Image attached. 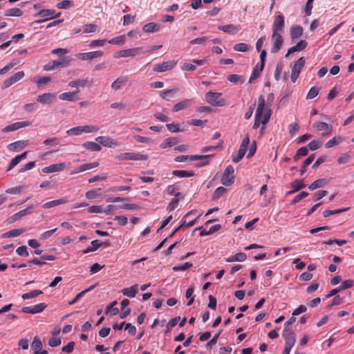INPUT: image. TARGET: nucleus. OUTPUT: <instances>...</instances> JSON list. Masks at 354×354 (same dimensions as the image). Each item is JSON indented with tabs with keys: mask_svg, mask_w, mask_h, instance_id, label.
Masks as SVG:
<instances>
[{
	"mask_svg": "<svg viewBox=\"0 0 354 354\" xmlns=\"http://www.w3.org/2000/svg\"><path fill=\"white\" fill-rule=\"evenodd\" d=\"M205 101L215 106H223L225 105V100L221 97V93L208 91L205 93Z\"/></svg>",
	"mask_w": 354,
	"mask_h": 354,
	"instance_id": "f257e3e1",
	"label": "nucleus"
},
{
	"mask_svg": "<svg viewBox=\"0 0 354 354\" xmlns=\"http://www.w3.org/2000/svg\"><path fill=\"white\" fill-rule=\"evenodd\" d=\"M234 169L232 165H228L221 177V183L225 186H230L234 182Z\"/></svg>",
	"mask_w": 354,
	"mask_h": 354,
	"instance_id": "f03ea898",
	"label": "nucleus"
},
{
	"mask_svg": "<svg viewBox=\"0 0 354 354\" xmlns=\"http://www.w3.org/2000/svg\"><path fill=\"white\" fill-rule=\"evenodd\" d=\"M305 58L301 57L299 58L293 66H291V75L290 78L292 82H295L297 79L298 78L301 71L304 66L305 64Z\"/></svg>",
	"mask_w": 354,
	"mask_h": 354,
	"instance_id": "7ed1b4c3",
	"label": "nucleus"
},
{
	"mask_svg": "<svg viewBox=\"0 0 354 354\" xmlns=\"http://www.w3.org/2000/svg\"><path fill=\"white\" fill-rule=\"evenodd\" d=\"M142 48L136 47L132 48L125 50H119L113 54V57L115 59H119L122 57H134L136 55L141 53Z\"/></svg>",
	"mask_w": 354,
	"mask_h": 354,
	"instance_id": "20e7f679",
	"label": "nucleus"
},
{
	"mask_svg": "<svg viewBox=\"0 0 354 354\" xmlns=\"http://www.w3.org/2000/svg\"><path fill=\"white\" fill-rule=\"evenodd\" d=\"M60 15L61 12L57 13L56 11L53 9H43L35 15V17H41L44 18L42 20L36 21V23L38 24L46 21L50 19L59 17Z\"/></svg>",
	"mask_w": 354,
	"mask_h": 354,
	"instance_id": "39448f33",
	"label": "nucleus"
},
{
	"mask_svg": "<svg viewBox=\"0 0 354 354\" xmlns=\"http://www.w3.org/2000/svg\"><path fill=\"white\" fill-rule=\"evenodd\" d=\"M272 48L270 52L272 53H277L281 48L283 39L281 33L272 32L271 36Z\"/></svg>",
	"mask_w": 354,
	"mask_h": 354,
	"instance_id": "423d86ee",
	"label": "nucleus"
},
{
	"mask_svg": "<svg viewBox=\"0 0 354 354\" xmlns=\"http://www.w3.org/2000/svg\"><path fill=\"white\" fill-rule=\"evenodd\" d=\"M313 127L317 131H322L323 136H329L333 131V126L324 122H316L313 123Z\"/></svg>",
	"mask_w": 354,
	"mask_h": 354,
	"instance_id": "0eeeda50",
	"label": "nucleus"
},
{
	"mask_svg": "<svg viewBox=\"0 0 354 354\" xmlns=\"http://www.w3.org/2000/svg\"><path fill=\"white\" fill-rule=\"evenodd\" d=\"M37 101L42 105H50L56 101V93H45L39 95Z\"/></svg>",
	"mask_w": 354,
	"mask_h": 354,
	"instance_id": "6e6552de",
	"label": "nucleus"
},
{
	"mask_svg": "<svg viewBox=\"0 0 354 354\" xmlns=\"http://www.w3.org/2000/svg\"><path fill=\"white\" fill-rule=\"evenodd\" d=\"M285 26L284 17L282 15H278L274 17L272 26V32L282 33Z\"/></svg>",
	"mask_w": 354,
	"mask_h": 354,
	"instance_id": "1a4fd4ad",
	"label": "nucleus"
},
{
	"mask_svg": "<svg viewBox=\"0 0 354 354\" xmlns=\"http://www.w3.org/2000/svg\"><path fill=\"white\" fill-rule=\"evenodd\" d=\"M270 115L271 113L270 109L265 110V112L261 113L259 117H257V114H255V120L253 124V128L257 129L261 124L263 125L266 124L270 118Z\"/></svg>",
	"mask_w": 354,
	"mask_h": 354,
	"instance_id": "9d476101",
	"label": "nucleus"
},
{
	"mask_svg": "<svg viewBox=\"0 0 354 354\" xmlns=\"http://www.w3.org/2000/svg\"><path fill=\"white\" fill-rule=\"evenodd\" d=\"M282 336L285 339V346H294L296 339L295 333L291 328L288 327H284Z\"/></svg>",
	"mask_w": 354,
	"mask_h": 354,
	"instance_id": "9b49d317",
	"label": "nucleus"
},
{
	"mask_svg": "<svg viewBox=\"0 0 354 354\" xmlns=\"http://www.w3.org/2000/svg\"><path fill=\"white\" fill-rule=\"evenodd\" d=\"M37 205L32 204V205H29L27 208L22 209V210L18 212L17 213L13 214L9 218V220H10L9 223L15 222V221L19 220L21 218H22L28 214H31L32 212L34 207H35Z\"/></svg>",
	"mask_w": 354,
	"mask_h": 354,
	"instance_id": "f8f14e48",
	"label": "nucleus"
},
{
	"mask_svg": "<svg viewBox=\"0 0 354 354\" xmlns=\"http://www.w3.org/2000/svg\"><path fill=\"white\" fill-rule=\"evenodd\" d=\"M177 64V62L174 60H170L165 62L162 64H156L153 66V71L158 72V73H162L165 72L169 70H171Z\"/></svg>",
	"mask_w": 354,
	"mask_h": 354,
	"instance_id": "ddd939ff",
	"label": "nucleus"
},
{
	"mask_svg": "<svg viewBox=\"0 0 354 354\" xmlns=\"http://www.w3.org/2000/svg\"><path fill=\"white\" fill-rule=\"evenodd\" d=\"M102 55V51L97 50L88 53H80L76 55V57L81 60H91L97 57H100Z\"/></svg>",
	"mask_w": 354,
	"mask_h": 354,
	"instance_id": "4468645a",
	"label": "nucleus"
},
{
	"mask_svg": "<svg viewBox=\"0 0 354 354\" xmlns=\"http://www.w3.org/2000/svg\"><path fill=\"white\" fill-rule=\"evenodd\" d=\"M31 125V122L29 121L17 122L11 124L6 126L3 129V132L15 131L21 128L26 127Z\"/></svg>",
	"mask_w": 354,
	"mask_h": 354,
	"instance_id": "2eb2a0df",
	"label": "nucleus"
},
{
	"mask_svg": "<svg viewBox=\"0 0 354 354\" xmlns=\"http://www.w3.org/2000/svg\"><path fill=\"white\" fill-rule=\"evenodd\" d=\"M92 84V80L88 78L77 79L68 82V86L76 88H79L80 87L91 86Z\"/></svg>",
	"mask_w": 354,
	"mask_h": 354,
	"instance_id": "dca6fc26",
	"label": "nucleus"
},
{
	"mask_svg": "<svg viewBox=\"0 0 354 354\" xmlns=\"http://www.w3.org/2000/svg\"><path fill=\"white\" fill-rule=\"evenodd\" d=\"M66 169V165L64 162H59L53 164L48 167H45L42 169V172L46 174L53 173L57 171H63Z\"/></svg>",
	"mask_w": 354,
	"mask_h": 354,
	"instance_id": "f3484780",
	"label": "nucleus"
},
{
	"mask_svg": "<svg viewBox=\"0 0 354 354\" xmlns=\"http://www.w3.org/2000/svg\"><path fill=\"white\" fill-rule=\"evenodd\" d=\"M28 145V140H18L8 145V149L11 151H19Z\"/></svg>",
	"mask_w": 354,
	"mask_h": 354,
	"instance_id": "a211bd4d",
	"label": "nucleus"
},
{
	"mask_svg": "<svg viewBox=\"0 0 354 354\" xmlns=\"http://www.w3.org/2000/svg\"><path fill=\"white\" fill-rule=\"evenodd\" d=\"M308 45V43L305 40L299 41L295 46L290 48L286 55V57H288L291 53L298 52L304 50Z\"/></svg>",
	"mask_w": 354,
	"mask_h": 354,
	"instance_id": "6ab92c4d",
	"label": "nucleus"
},
{
	"mask_svg": "<svg viewBox=\"0 0 354 354\" xmlns=\"http://www.w3.org/2000/svg\"><path fill=\"white\" fill-rule=\"evenodd\" d=\"M125 160H146L148 158V156L146 154H141L139 153H131L126 152L125 153Z\"/></svg>",
	"mask_w": 354,
	"mask_h": 354,
	"instance_id": "aec40b11",
	"label": "nucleus"
},
{
	"mask_svg": "<svg viewBox=\"0 0 354 354\" xmlns=\"http://www.w3.org/2000/svg\"><path fill=\"white\" fill-rule=\"evenodd\" d=\"M291 187L292 188V190L288 191L287 192V194H292L300 189L306 187V185L304 183V180H295L290 184Z\"/></svg>",
	"mask_w": 354,
	"mask_h": 354,
	"instance_id": "412c9836",
	"label": "nucleus"
},
{
	"mask_svg": "<svg viewBox=\"0 0 354 354\" xmlns=\"http://www.w3.org/2000/svg\"><path fill=\"white\" fill-rule=\"evenodd\" d=\"M98 165L99 163L97 162L85 163L80 165L77 170L72 171L71 174H75L86 170H89L98 167Z\"/></svg>",
	"mask_w": 354,
	"mask_h": 354,
	"instance_id": "4be33fe9",
	"label": "nucleus"
},
{
	"mask_svg": "<svg viewBox=\"0 0 354 354\" xmlns=\"http://www.w3.org/2000/svg\"><path fill=\"white\" fill-rule=\"evenodd\" d=\"M28 152L25 151L21 154L17 156L12 158L10 162V165L7 169V171L13 169L17 165H18L22 160L25 159L27 156Z\"/></svg>",
	"mask_w": 354,
	"mask_h": 354,
	"instance_id": "5701e85b",
	"label": "nucleus"
},
{
	"mask_svg": "<svg viewBox=\"0 0 354 354\" xmlns=\"http://www.w3.org/2000/svg\"><path fill=\"white\" fill-rule=\"evenodd\" d=\"M191 104V100L185 99L176 104L173 108L172 111L178 112L189 107Z\"/></svg>",
	"mask_w": 354,
	"mask_h": 354,
	"instance_id": "b1692460",
	"label": "nucleus"
},
{
	"mask_svg": "<svg viewBox=\"0 0 354 354\" xmlns=\"http://www.w3.org/2000/svg\"><path fill=\"white\" fill-rule=\"evenodd\" d=\"M129 304V301L127 299H124L121 302V313L120 315V317L121 319H124L127 315H129L131 313V309L127 308Z\"/></svg>",
	"mask_w": 354,
	"mask_h": 354,
	"instance_id": "393cba45",
	"label": "nucleus"
},
{
	"mask_svg": "<svg viewBox=\"0 0 354 354\" xmlns=\"http://www.w3.org/2000/svg\"><path fill=\"white\" fill-rule=\"evenodd\" d=\"M138 289L137 284L133 285L129 288H124L122 290V292L124 295H125L128 297H130V298L134 297L136 295V294L138 293Z\"/></svg>",
	"mask_w": 354,
	"mask_h": 354,
	"instance_id": "a878e982",
	"label": "nucleus"
},
{
	"mask_svg": "<svg viewBox=\"0 0 354 354\" xmlns=\"http://www.w3.org/2000/svg\"><path fill=\"white\" fill-rule=\"evenodd\" d=\"M160 28V25H158L154 22H151V23H148V24H145L142 27V30L147 33H151V32H156L159 31Z\"/></svg>",
	"mask_w": 354,
	"mask_h": 354,
	"instance_id": "bb28decb",
	"label": "nucleus"
},
{
	"mask_svg": "<svg viewBox=\"0 0 354 354\" xmlns=\"http://www.w3.org/2000/svg\"><path fill=\"white\" fill-rule=\"evenodd\" d=\"M218 29L224 32L235 34L239 30V28L234 24H227L218 26Z\"/></svg>",
	"mask_w": 354,
	"mask_h": 354,
	"instance_id": "cd10ccee",
	"label": "nucleus"
},
{
	"mask_svg": "<svg viewBox=\"0 0 354 354\" xmlns=\"http://www.w3.org/2000/svg\"><path fill=\"white\" fill-rule=\"evenodd\" d=\"M76 95L77 92H65L61 93L59 98L64 101L74 102L77 100Z\"/></svg>",
	"mask_w": 354,
	"mask_h": 354,
	"instance_id": "c85d7f7f",
	"label": "nucleus"
},
{
	"mask_svg": "<svg viewBox=\"0 0 354 354\" xmlns=\"http://www.w3.org/2000/svg\"><path fill=\"white\" fill-rule=\"evenodd\" d=\"M66 202H67V200L66 198H63L47 202L42 205V207L44 209H49V208H52V207H54L59 205L64 204Z\"/></svg>",
	"mask_w": 354,
	"mask_h": 354,
	"instance_id": "c756f323",
	"label": "nucleus"
},
{
	"mask_svg": "<svg viewBox=\"0 0 354 354\" xmlns=\"http://www.w3.org/2000/svg\"><path fill=\"white\" fill-rule=\"evenodd\" d=\"M127 79L126 77H118L112 84L111 88L114 91H118L122 88L123 84L126 83Z\"/></svg>",
	"mask_w": 354,
	"mask_h": 354,
	"instance_id": "7c9ffc66",
	"label": "nucleus"
},
{
	"mask_svg": "<svg viewBox=\"0 0 354 354\" xmlns=\"http://www.w3.org/2000/svg\"><path fill=\"white\" fill-rule=\"evenodd\" d=\"M178 142V139L174 137H171L165 139L162 142L160 145V147L162 149H166L174 146Z\"/></svg>",
	"mask_w": 354,
	"mask_h": 354,
	"instance_id": "2f4dec72",
	"label": "nucleus"
},
{
	"mask_svg": "<svg viewBox=\"0 0 354 354\" xmlns=\"http://www.w3.org/2000/svg\"><path fill=\"white\" fill-rule=\"evenodd\" d=\"M64 66V62L61 61H53L48 62L47 64L44 65V71H51L55 68L62 67Z\"/></svg>",
	"mask_w": 354,
	"mask_h": 354,
	"instance_id": "473e14b6",
	"label": "nucleus"
},
{
	"mask_svg": "<svg viewBox=\"0 0 354 354\" xmlns=\"http://www.w3.org/2000/svg\"><path fill=\"white\" fill-rule=\"evenodd\" d=\"M344 142V138L342 136H335L329 140L325 144V147L327 149L331 148Z\"/></svg>",
	"mask_w": 354,
	"mask_h": 354,
	"instance_id": "72a5a7b5",
	"label": "nucleus"
},
{
	"mask_svg": "<svg viewBox=\"0 0 354 354\" xmlns=\"http://www.w3.org/2000/svg\"><path fill=\"white\" fill-rule=\"evenodd\" d=\"M24 229H13L2 234V238L16 237L25 232Z\"/></svg>",
	"mask_w": 354,
	"mask_h": 354,
	"instance_id": "f704fd0d",
	"label": "nucleus"
},
{
	"mask_svg": "<svg viewBox=\"0 0 354 354\" xmlns=\"http://www.w3.org/2000/svg\"><path fill=\"white\" fill-rule=\"evenodd\" d=\"M303 28L300 26H293L290 28V36L292 39H297L302 35Z\"/></svg>",
	"mask_w": 354,
	"mask_h": 354,
	"instance_id": "c9c22d12",
	"label": "nucleus"
},
{
	"mask_svg": "<svg viewBox=\"0 0 354 354\" xmlns=\"http://www.w3.org/2000/svg\"><path fill=\"white\" fill-rule=\"evenodd\" d=\"M172 174L174 176H177L178 178H188L192 177L194 175V172L191 170H174L173 171Z\"/></svg>",
	"mask_w": 354,
	"mask_h": 354,
	"instance_id": "e433bc0d",
	"label": "nucleus"
},
{
	"mask_svg": "<svg viewBox=\"0 0 354 354\" xmlns=\"http://www.w3.org/2000/svg\"><path fill=\"white\" fill-rule=\"evenodd\" d=\"M83 147L91 151H100L102 147L94 142H86L82 145Z\"/></svg>",
	"mask_w": 354,
	"mask_h": 354,
	"instance_id": "4c0bfd02",
	"label": "nucleus"
},
{
	"mask_svg": "<svg viewBox=\"0 0 354 354\" xmlns=\"http://www.w3.org/2000/svg\"><path fill=\"white\" fill-rule=\"evenodd\" d=\"M246 254L244 252H239L234 256L228 257L225 259L226 262L243 261L246 259Z\"/></svg>",
	"mask_w": 354,
	"mask_h": 354,
	"instance_id": "58836bf2",
	"label": "nucleus"
},
{
	"mask_svg": "<svg viewBox=\"0 0 354 354\" xmlns=\"http://www.w3.org/2000/svg\"><path fill=\"white\" fill-rule=\"evenodd\" d=\"M265 98L263 95H260L258 99V106L256 110V113L257 117H259V115L263 112H265Z\"/></svg>",
	"mask_w": 354,
	"mask_h": 354,
	"instance_id": "ea45409f",
	"label": "nucleus"
},
{
	"mask_svg": "<svg viewBox=\"0 0 354 354\" xmlns=\"http://www.w3.org/2000/svg\"><path fill=\"white\" fill-rule=\"evenodd\" d=\"M22 15L23 11L18 8H10L5 11V16L7 17H21Z\"/></svg>",
	"mask_w": 354,
	"mask_h": 354,
	"instance_id": "a19ab883",
	"label": "nucleus"
},
{
	"mask_svg": "<svg viewBox=\"0 0 354 354\" xmlns=\"http://www.w3.org/2000/svg\"><path fill=\"white\" fill-rule=\"evenodd\" d=\"M326 180L324 178H319L318 180H315L313 183H311L309 186H308V189L310 190V191H313V190H315L317 188H320V187H322L325 185L326 184Z\"/></svg>",
	"mask_w": 354,
	"mask_h": 354,
	"instance_id": "79ce46f5",
	"label": "nucleus"
},
{
	"mask_svg": "<svg viewBox=\"0 0 354 354\" xmlns=\"http://www.w3.org/2000/svg\"><path fill=\"white\" fill-rule=\"evenodd\" d=\"M95 140L104 147H112L113 142L111 139L104 136H99L95 138Z\"/></svg>",
	"mask_w": 354,
	"mask_h": 354,
	"instance_id": "37998d69",
	"label": "nucleus"
},
{
	"mask_svg": "<svg viewBox=\"0 0 354 354\" xmlns=\"http://www.w3.org/2000/svg\"><path fill=\"white\" fill-rule=\"evenodd\" d=\"M245 153H246V149H245L243 148H241V147H240L239 149V151H238V153L236 154V155L232 154V161L234 162H235V163L239 162L243 158V156H245Z\"/></svg>",
	"mask_w": 354,
	"mask_h": 354,
	"instance_id": "c03bdc74",
	"label": "nucleus"
},
{
	"mask_svg": "<svg viewBox=\"0 0 354 354\" xmlns=\"http://www.w3.org/2000/svg\"><path fill=\"white\" fill-rule=\"evenodd\" d=\"M95 286H90L88 288L79 292L76 296L71 301L68 302V304L69 305H73L75 304L76 302H77L80 298H82L86 292L91 291V290H93Z\"/></svg>",
	"mask_w": 354,
	"mask_h": 354,
	"instance_id": "a18cd8bd",
	"label": "nucleus"
},
{
	"mask_svg": "<svg viewBox=\"0 0 354 354\" xmlns=\"http://www.w3.org/2000/svg\"><path fill=\"white\" fill-rule=\"evenodd\" d=\"M227 80L234 84H242L244 82V78L239 75L232 74L227 77Z\"/></svg>",
	"mask_w": 354,
	"mask_h": 354,
	"instance_id": "49530a36",
	"label": "nucleus"
},
{
	"mask_svg": "<svg viewBox=\"0 0 354 354\" xmlns=\"http://www.w3.org/2000/svg\"><path fill=\"white\" fill-rule=\"evenodd\" d=\"M43 294V292L40 290H32L30 292H26V293H24L21 295V298L23 299H32V298H34V297H36L40 295Z\"/></svg>",
	"mask_w": 354,
	"mask_h": 354,
	"instance_id": "de8ad7c7",
	"label": "nucleus"
},
{
	"mask_svg": "<svg viewBox=\"0 0 354 354\" xmlns=\"http://www.w3.org/2000/svg\"><path fill=\"white\" fill-rule=\"evenodd\" d=\"M234 50L238 52H247L252 47L245 43H239L234 46L233 47Z\"/></svg>",
	"mask_w": 354,
	"mask_h": 354,
	"instance_id": "09e8293b",
	"label": "nucleus"
},
{
	"mask_svg": "<svg viewBox=\"0 0 354 354\" xmlns=\"http://www.w3.org/2000/svg\"><path fill=\"white\" fill-rule=\"evenodd\" d=\"M31 346L34 351V353H37V351H40L41 350L42 343L37 337H35Z\"/></svg>",
	"mask_w": 354,
	"mask_h": 354,
	"instance_id": "8fccbe9b",
	"label": "nucleus"
},
{
	"mask_svg": "<svg viewBox=\"0 0 354 354\" xmlns=\"http://www.w3.org/2000/svg\"><path fill=\"white\" fill-rule=\"evenodd\" d=\"M308 149L306 147H302L299 148L296 154L294 156V160L295 161L298 160L301 157L306 156L308 155Z\"/></svg>",
	"mask_w": 354,
	"mask_h": 354,
	"instance_id": "3c124183",
	"label": "nucleus"
},
{
	"mask_svg": "<svg viewBox=\"0 0 354 354\" xmlns=\"http://www.w3.org/2000/svg\"><path fill=\"white\" fill-rule=\"evenodd\" d=\"M348 209V208L338 209H335V210L326 209L323 212V216L325 218H326V217H328L332 215H335V214H337L339 213L344 212L346 211Z\"/></svg>",
	"mask_w": 354,
	"mask_h": 354,
	"instance_id": "603ef678",
	"label": "nucleus"
},
{
	"mask_svg": "<svg viewBox=\"0 0 354 354\" xmlns=\"http://www.w3.org/2000/svg\"><path fill=\"white\" fill-rule=\"evenodd\" d=\"M308 193L306 192H301L299 194H297L290 202L291 205H294L298 202H299L303 198L307 197L308 196Z\"/></svg>",
	"mask_w": 354,
	"mask_h": 354,
	"instance_id": "864d4df0",
	"label": "nucleus"
},
{
	"mask_svg": "<svg viewBox=\"0 0 354 354\" xmlns=\"http://www.w3.org/2000/svg\"><path fill=\"white\" fill-rule=\"evenodd\" d=\"M100 190V188L95 189H91L86 192V197L88 200H93L96 198L100 196L98 194V191Z\"/></svg>",
	"mask_w": 354,
	"mask_h": 354,
	"instance_id": "5fc2aeb1",
	"label": "nucleus"
},
{
	"mask_svg": "<svg viewBox=\"0 0 354 354\" xmlns=\"http://www.w3.org/2000/svg\"><path fill=\"white\" fill-rule=\"evenodd\" d=\"M117 304V301H115L112 302L110 305L106 307V313L110 312L111 315L114 316L119 313V309L118 308H114L113 306Z\"/></svg>",
	"mask_w": 354,
	"mask_h": 354,
	"instance_id": "6e6d98bb",
	"label": "nucleus"
},
{
	"mask_svg": "<svg viewBox=\"0 0 354 354\" xmlns=\"http://www.w3.org/2000/svg\"><path fill=\"white\" fill-rule=\"evenodd\" d=\"M82 133H93L99 131V127L94 125H85L82 126Z\"/></svg>",
	"mask_w": 354,
	"mask_h": 354,
	"instance_id": "4d7b16f0",
	"label": "nucleus"
},
{
	"mask_svg": "<svg viewBox=\"0 0 354 354\" xmlns=\"http://www.w3.org/2000/svg\"><path fill=\"white\" fill-rule=\"evenodd\" d=\"M193 266V264L190 262H186L182 266H176L173 267L174 271H185L191 268Z\"/></svg>",
	"mask_w": 354,
	"mask_h": 354,
	"instance_id": "13d9d810",
	"label": "nucleus"
},
{
	"mask_svg": "<svg viewBox=\"0 0 354 354\" xmlns=\"http://www.w3.org/2000/svg\"><path fill=\"white\" fill-rule=\"evenodd\" d=\"M319 89L317 87H316V86L311 87L310 89L309 90L308 93H307L306 99H308V100L313 99L314 97L317 96V95L319 94Z\"/></svg>",
	"mask_w": 354,
	"mask_h": 354,
	"instance_id": "bf43d9fd",
	"label": "nucleus"
},
{
	"mask_svg": "<svg viewBox=\"0 0 354 354\" xmlns=\"http://www.w3.org/2000/svg\"><path fill=\"white\" fill-rule=\"evenodd\" d=\"M227 192L226 188L223 187H218L213 194V198L218 199L221 198Z\"/></svg>",
	"mask_w": 354,
	"mask_h": 354,
	"instance_id": "052dcab7",
	"label": "nucleus"
},
{
	"mask_svg": "<svg viewBox=\"0 0 354 354\" xmlns=\"http://www.w3.org/2000/svg\"><path fill=\"white\" fill-rule=\"evenodd\" d=\"M208 40L207 37H197L196 39H194L190 41V44L194 45V44H201L204 45Z\"/></svg>",
	"mask_w": 354,
	"mask_h": 354,
	"instance_id": "680f3d73",
	"label": "nucleus"
},
{
	"mask_svg": "<svg viewBox=\"0 0 354 354\" xmlns=\"http://www.w3.org/2000/svg\"><path fill=\"white\" fill-rule=\"evenodd\" d=\"M97 30V26L93 24H86L84 27V33L95 32Z\"/></svg>",
	"mask_w": 354,
	"mask_h": 354,
	"instance_id": "e2e57ef3",
	"label": "nucleus"
},
{
	"mask_svg": "<svg viewBox=\"0 0 354 354\" xmlns=\"http://www.w3.org/2000/svg\"><path fill=\"white\" fill-rule=\"evenodd\" d=\"M322 142L317 140H313L310 141L308 146L311 151H315L319 149L322 146Z\"/></svg>",
	"mask_w": 354,
	"mask_h": 354,
	"instance_id": "0e129e2a",
	"label": "nucleus"
},
{
	"mask_svg": "<svg viewBox=\"0 0 354 354\" xmlns=\"http://www.w3.org/2000/svg\"><path fill=\"white\" fill-rule=\"evenodd\" d=\"M47 305L44 303H40L36 305L32 306L33 313H41L46 308Z\"/></svg>",
	"mask_w": 354,
	"mask_h": 354,
	"instance_id": "69168bd1",
	"label": "nucleus"
},
{
	"mask_svg": "<svg viewBox=\"0 0 354 354\" xmlns=\"http://www.w3.org/2000/svg\"><path fill=\"white\" fill-rule=\"evenodd\" d=\"M66 133L69 136H71V135L79 136L82 133V126L71 128L66 131Z\"/></svg>",
	"mask_w": 354,
	"mask_h": 354,
	"instance_id": "338daca9",
	"label": "nucleus"
},
{
	"mask_svg": "<svg viewBox=\"0 0 354 354\" xmlns=\"http://www.w3.org/2000/svg\"><path fill=\"white\" fill-rule=\"evenodd\" d=\"M73 4V1L68 0L62 1L57 4V8L59 9H66L72 6Z\"/></svg>",
	"mask_w": 354,
	"mask_h": 354,
	"instance_id": "774afa93",
	"label": "nucleus"
}]
</instances>
